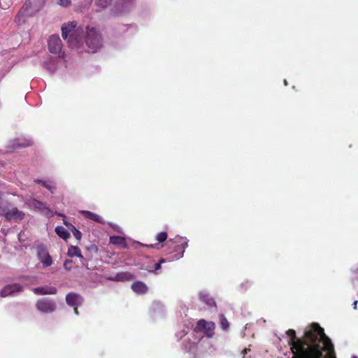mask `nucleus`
Segmentation results:
<instances>
[{"label": "nucleus", "mask_w": 358, "mask_h": 358, "mask_svg": "<svg viewBox=\"0 0 358 358\" xmlns=\"http://www.w3.org/2000/svg\"><path fill=\"white\" fill-rule=\"evenodd\" d=\"M134 0H118V2L113 9V15H118L128 12Z\"/></svg>", "instance_id": "6e6552de"}, {"label": "nucleus", "mask_w": 358, "mask_h": 358, "mask_svg": "<svg viewBox=\"0 0 358 358\" xmlns=\"http://www.w3.org/2000/svg\"><path fill=\"white\" fill-rule=\"evenodd\" d=\"M80 213L83 214L85 217L89 220H93L98 223H103V218L96 213L88 210H81Z\"/></svg>", "instance_id": "2eb2a0df"}, {"label": "nucleus", "mask_w": 358, "mask_h": 358, "mask_svg": "<svg viewBox=\"0 0 358 358\" xmlns=\"http://www.w3.org/2000/svg\"><path fill=\"white\" fill-rule=\"evenodd\" d=\"M178 239L179 240H178V238H176L174 242L180 243L181 246L182 247L183 250L182 252L181 255L180 256V257H182L183 256L185 249L188 246V240L186 238H180Z\"/></svg>", "instance_id": "412c9836"}, {"label": "nucleus", "mask_w": 358, "mask_h": 358, "mask_svg": "<svg viewBox=\"0 0 358 358\" xmlns=\"http://www.w3.org/2000/svg\"><path fill=\"white\" fill-rule=\"evenodd\" d=\"M284 83H285V85H287V80H284Z\"/></svg>", "instance_id": "473e14b6"}, {"label": "nucleus", "mask_w": 358, "mask_h": 358, "mask_svg": "<svg viewBox=\"0 0 358 358\" xmlns=\"http://www.w3.org/2000/svg\"><path fill=\"white\" fill-rule=\"evenodd\" d=\"M215 323L213 322H207L204 320L198 321L194 331L197 333H203L207 337L210 338L214 334Z\"/></svg>", "instance_id": "20e7f679"}, {"label": "nucleus", "mask_w": 358, "mask_h": 358, "mask_svg": "<svg viewBox=\"0 0 358 358\" xmlns=\"http://www.w3.org/2000/svg\"><path fill=\"white\" fill-rule=\"evenodd\" d=\"M36 308L41 313H51L56 310L57 304L52 299L43 298L36 301Z\"/></svg>", "instance_id": "7ed1b4c3"}, {"label": "nucleus", "mask_w": 358, "mask_h": 358, "mask_svg": "<svg viewBox=\"0 0 358 358\" xmlns=\"http://www.w3.org/2000/svg\"><path fill=\"white\" fill-rule=\"evenodd\" d=\"M36 182L41 184L44 187H45L49 191L53 192L56 189L55 184L52 182L45 181V180H36Z\"/></svg>", "instance_id": "6ab92c4d"}, {"label": "nucleus", "mask_w": 358, "mask_h": 358, "mask_svg": "<svg viewBox=\"0 0 358 358\" xmlns=\"http://www.w3.org/2000/svg\"><path fill=\"white\" fill-rule=\"evenodd\" d=\"M29 206L34 210L41 211L47 215H52V212L50 210L46 203L36 199H31L28 203Z\"/></svg>", "instance_id": "9d476101"}, {"label": "nucleus", "mask_w": 358, "mask_h": 358, "mask_svg": "<svg viewBox=\"0 0 358 358\" xmlns=\"http://www.w3.org/2000/svg\"><path fill=\"white\" fill-rule=\"evenodd\" d=\"M61 29L62 38L73 50L95 52L102 47V37L94 27H83L76 21H71L64 23Z\"/></svg>", "instance_id": "f03ea898"}, {"label": "nucleus", "mask_w": 358, "mask_h": 358, "mask_svg": "<svg viewBox=\"0 0 358 358\" xmlns=\"http://www.w3.org/2000/svg\"><path fill=\"white\" fill-rule=\"evenodd\" d=\"M351 358H358V357L356 355H352Z\"/></svg>", "instance_id": "2f4dec72"}, {"label": "nucleus", "mask_w": 358, "mask_h": 358, "mask_svg": "<svg viewBox=\"0 0 358 358\" xmlns=\"http://www.w3.org/2000/svg\"><path fill=\"white\" fill-rule=\"evenodd\" d=\"M248 351H250V348H245L243 351V358H245V355L246 353H248Z\"/></svg>", "instance_id": "c85d7f7f"}, {"label": "nucleus", "mask_w": 358, "mask_h": 358, "mask_svg": "<svg viewBox=\"0 0 358 358\" xmlns=\"http://www.w3.org/2000/svg\"><path fill=\"white\" fill-rule=\"evenodd\" d=\"M220 325L223 330H227L229 327V323L223 315H220Z\"/></svg>", "instance_id": "5701e85b"}, {"label": "nucleus", "mask_w": 358, "mask_h": 358, "mask_svg": "<svg viewBox=\"0 0 358 358\" xmlns=\"http://www.w3.org/2000/svg\"><path fill=\"white\" fill-rule=\"evenodd\" d=\"M32 290L36 295H52L55 294L57 292L55 287L48 285L36 287Z\"/></svg>", "instance_id": "9b49d317"}, {"label": "nucleus", "mask_w": 358, "mask_h": 358, "mask_svg": "<svg viewBox=\"0 0 358 358\" xmlns=\"http://www.w3.org/2000/svg\"><path fill=\"white\" fill-rule=\"evenodd\" d=\"M37 256L43 268L50 267L52 264V259L45 247L40 245L37 248Z\"/></svg>", "instance_id": "423d86ee"}, {"label": "nucleus", "mask_w": 358, "mask_h": 358, "mask_svg": "<svg viewBox=\"0 0 358 358\" xmlns=\"http://www.w3.org/2000/svg\"><path fill=\"white\" fill-rule=\"evenodd\" d=\"M199 299L201 301L204 302L207 306L210 307L215 306L214 299L206 291H201L199 292Z\"/></svg>", "instance_id": "4468645a"}, {"label": "nucleus", "mask_w": 358, "mask_h": 358, "mask_svg": "<svg viewBox=\"0 0 358 358\" xmlns=\"http://www.w3.org/2000/svg\"><path fill=\"white\" fill-rule=\"evenodd\" d=\"M56 234L62 238L66 240L69 238L70 234L68 231L62 226H58L55 228Z\"/></svg>", "instance_id": "a211bd4d"}, {"label": "nucleus", "mask_w": 358, "mask_h": 358, "mask_svg": "<svg viewBox=\"0 0 358 358\" xmlns=\"http://www.w3.org/2000/svg\"><path fill=\"white\" fill-rule=\"evenodd\" d=\"M68 255L69 257H78L81 259H83V256L81 254L80 250L77 246H71L68 249Z\"/></svg>", "instance_id": "f3484780"}, {"label": "nucleus", "mask_w": 358, "mask_h": 358, "mask_svg": "<svg viewBox=\"0 0 358 358\" xmlns=\"http://www.w3.org/2000/svg\"><path fill=\"white\" fill-rule=\"evenodd\" d=\"M357 303H358V301H355L353 302L352 306H353L354 309H357Z\"/></svg>", "instance_id": "c756f323"}, {"label": "nucleus", "mask_w": 358, "mask_h": 358, "mask_svg": "<svg viewBox=\"0 0 358 358\" xmlns=\"http://www.w3.org/2000/svg\"><path fill=\"white\" fill-rule=\"evenodd\" d=\"M23 291V287L19 283L6 285L0 292L2 297L16 295Z\"/></svg>", "instance_id": "0eeeda50"}, {"label": "nucleus", "mask_w": 358, "mask_h": 358, "mask_svg": "<svg viewBox=\"0 0 358 358\" xmlns=\"http://www.w3.org/2000/svg\"><path fill=\"white\" fill-rule=\"evenodd\" d=\"M45 1L46 0H27L26 6L30 7L31 12H36L44 6Z\"/></svg>", "instance_id": "f8f14e48"}, {"label": "nucleus", "mask_w": 358, "mask_h": 358, "mask_svg": "<svg viewBox=\"0 0 358 358\" xmlns=\"http://www.w3.org/2000/svg\"><path fill=\"white\" fill-rule=\"evenodd\" d=\"M115 230L117 231V232H120V233H122L121 230H120V228L117 227V228H115Z\"/></svg>", "instance_id": "7c9ffc66"}, {"label": "nucleus", "mask_w": 358, "mask_h": 358, "mask_svg": "<svg viewBox=\"0 0 358 358\" xmlns=\"http://www.w3.org/2000/svg\"><path fill=\"white\" fill-rule=\"evenodd\" d=\"M292 358H336L333 344L317 324H311L305 331L304 338L296 339L295 331H287Z\"/></svg>", "instance_id": "f257e3e1"}, {"label": "nucleus", "mask_w": 358, "mask_h": 358, "mask_svg": "<svg viewBox=\"0 0 358 358\" xmlns=\"http://www.w3.org/2000/svg\"><path fill=\"white\" fill-rule=\"evenodd\" d=\"M71 227L73 229L72 232L73 236L76 237V239L80 240L82 237L81 232L77 229H76L73 226L71 225Z\"/></svg>", "instance_id": "a878e982"}, {"label": "nucleus", "mask_w": 358, "mask_h": 358, "mask_svg": "<svg viewBox=\"0 0 358 358\" xmlns=\"http://www.w3.org/2000/svg\"><path fill=\"white\" fill-rule=\"evenodd\" d=\"M112 0H94L96 6L105 8L111 3Z\"/></svg>", "instance_id": "4be33fe9"}, {"label": "nucleus", "mask_w": 358, "mask_h": 358, "mask_svg": "<svg viewBox=\"0 0 358 358\" xmlns=\"http://www.w3.org/2000/svg\"><path fill=\"white\" fill-rule=\"evenodd\" d=\"M66 301L68 305L74 308V312L76 315H78V306L83 303V297L78 294L71 292L66 295Z\"/></svg>", "instance_id": "1a4fd4ad"}, {"label": "nucleus", "mask_w": 358, "mask_h": 358, "mask_svg": "<svg viewBox=\"0 0 358 358\" xmlns=\"http://www.w3.org/2000/svg\"><path fill=\"white\" fill-rule=\"evenodd\" d=\"M72 261L67 259L64 262V267L66 270L70 271L71 269Z\"/></svg>", "instance_id": "bb28decb"}, {"label": "nucleus", "mask_w": 358, "mask_h": 358, "mask_svg": "<svg viewBox=\"0 0 358 358\" xmlns=\"http://www.w3.org/2000/svg\"><path fill=\"white\" fill-rule=\"evenodd\" d=\"M165 262V260H164V259H161V260L159 261V262H158V263L155 264V270H158V269H159V268H161V264H162V263H163V262Z\"/></svg>", "instance_id": "cd10ccee"}, {"label": "nucleus", "mask_w": 358, "mask_h": 358, "mask_svg": "<svg viewBox=\"0 0 358 358\" xmlns=\"http://www.w3.org/2000/svg\"><path fill=\"white\" fill-rule=\"evenodd\" d=\"M167 238V234L166 232H160L157 235V240L159 243H162Z\"/></svg>", "instance_id": "b1692460"}, {"label": "nucleus", "mask_w": 358, "mask_h": 358, "mask_svg": "<svg viewBox=\"0 0 358 358\" xmlns=\"http://www.w3.org/2000/svg\"><path fill=\"white\" fill-rule=\"evenodd\" d=\"M131 279V275L129 273H117L113 280L117 281H125Z\"/></svg>", "instance_id": "aec40b11"}, {"label": "nucleus", "mask_w": 358, "mask_h": 358, "mask_svg": "<svg viewBox=\"0 0 358 358\" xmlns=\"http://www.w3.org/2000/svg\"><path fill=\"white\" fill-rule=\"evenodd\" d=\"M110 243L119 246L121 248H127V245L126 243L124 237L113 236L110 237Z\"/></svg>", "instance_id": "dca6fc26"}, {"label": "nucleus", "mask_w": 358, "mask_h": 358, "mask_svg": "<svg viewBox=\"0 0 358 358\" xmlns=\"http://www.w3.org/2000/svg\"><path fill=\"white\" fill-rule=\"evenodd\" d=\"M131 289L135 293L138 294H145L148 292V289L147 285L141 281L134 282L131 285Z\"/></svg>", "instance_id": "ddd939ff"}, {"label": "nucleus", "mask_w": 358, "mask_h": 358, "mask_svg": "<svg viewBox=\"0 0 358 358\" xmlns=\"http://www.w3.org/2000/svg\"><path fill=\"white\" fill-rule=\"evenodd\" d=\"M48 48L51 53L57 54L59 57L63 56L62 42L58 35L50 36L48 40Z\"/></svg>", "instance_id": "39448f33"}, {"label": "nucleus", "mask_w": 358, "mask_h": 358, "mask_svg": "<svg viewBox=\"0 0 358 358\" xmlns=\"http://www.w3.org/2000/svg\"><path fill=\"white\" fill-rule=\"evenodd\" d=\"M57 3L62 7H68L71 5V0H57Z\"/></svg>", "instance_id": "393cba45"}]
</instances>
